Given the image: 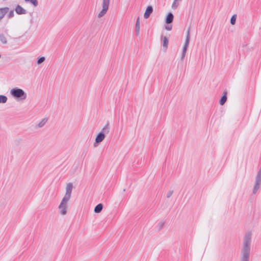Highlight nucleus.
I'll use <instances>...</instances> for the list:
<instances>
[{
    "label": "nucleus",
    "instance_id": "nucleus-11",
    "mask_svg": "<svg viewBox=\"0 0 261 261\" xmlns=\"http://www.w3.org/2000/svg\"><path fill=\"white\" fill-rule=\"evenodd\" d=\"M9 8L8 7H5L0 8V21L4 18L5 15L9 12Z\"/></svg>",
    "mask_w": 261,
    "mask_h": 261
},
{
    "label": "nucleus",
    "instance_id": "nucleus-22",
    "mask_svg": "<svg viewBox=\"0 0 261 261\" xmlns=\"http://www.w3.org/2000/svg\"><path fill=\"white\" fill-rule=\"evenodd\" d=\"M236 18H237V15L236 14L233 15L231 19H230V23L232 24V25H234L236 23Z\"/></svg>",
    "mask_w": 261,
    "mask_h": 261
},
{
    "label": "nucleus",
    "instance_id": "nucleus-17",
    "mask_svg": "<svg viewBox=\"0 0 261 261\" xmlns=\"http://www.w3.org/2000/svg\"><path fill=\"white\" fill-rule=\"evenodd\" d=\"M7 100L8 98L7 96L3 95H0V103H5L7 102Z\"/></svg>",
    "mask_w": 261,
    "mask_h": 261
},
{
    "label": "nucleus",
    "instance_id": "nucleus-21",
    "mask_svg": "<svg viewBox=\"0 0 261 261\" xmlns=\"http://www.w3.org/2000/svg\"><path fill=\"white\" fill-rule=\"evenodd\" d=\"M45 58L44 57H41L37 59V63L38 65H40L44 62Z\"/></svg>",
    "mask_w": 261,
    "mask_h": 261
},
{
    "label": "nucleus",
    "instance_id": "nucleus-12",
    "mask_svg": "<svg viewBox=\"0 0 261 261\" xmlns=\"http://www.w3.org/2000/svg\"><path fill=\"white\" fill-rule=\"evenodd\" d=\"M174 16L172 13H169L166 17L165 21L167 24H170L173 20Z\"/></svg>",
    "mask_w": 261,
    "mask_h": 261
},
{
    "label": "nucleus",
    "instance_id": "nucleus-27",
    "mask_svg": "<svg viewBox=\"0 0 261 261\" xmlns=\"http://www.w3.org/2000/svg\"><path fill=\"white\" fill-rule=\"evenodd\" d=\"M166 30L168 31H170L172 29V25H167L165 27Z\"/></svg>",
    "mask_w": 261,
    "mask_h": 261
},
{
    "label": "nucleus",
    "instance_id": "nucleus-7",
    "mask_svg": "<svg viewBox=\"0 0 261 261\" xmlns=\"http://www.w3.org/2000/svg\"><path fill=\"white\" fill-rule=\"evenodd\" d=\"M190 29H189L188 31H187L186 40V42H185L184 46L183 47L182 53V55H181V58L182 60L185 57L187 49V47H188V46L189 42H190Z\"/></svg>",
    "mask_w": 261,
    "mask_h": 261
},
{
    "label": "nucleus",
    "instance_id": "nucleus-2",
    "mask_svg": "<svg viewBox=\"0 0 261 261\" xmlns=\"http://www.w3.org/2000/svg\"><path fill=\"white\" fill-rule=\"evenodd\" d=\"M253 233L250 230L246 231L243 238L242 247L241 249L251 250Z\"/></svg>",
    "mask_w": 261,
    "mask_h": 261
},
{
    "label": "nucleus",
    "instance_id": "nucleus-14",
    "mask_svg": "<svg viewBox=\"0 0 261 261\" xmlns=\"http://www.w3.org/2000/svg\"><path fill=\"white\" fill-rule=\"evenodd\" d=\"M103 208V205L101 203L97 204L94 208V212L99 213L101 212Z\"/></svg>",
    "mask_w": 261,
    "mask_h": 261
},
{
    "label": "nucleus",
    "instance_id": "nucleus-8",
    "mask_svg": "<svg viewBox=\"0 0 261 261\" xmlns=\"http://www.w3.org/2000/svg\"><path fill=\"white\" fill-rule=\"evenodd\" d=\"M250 250L241 249V261H249Z\"/></svg>",
    "mask_w": 261,
    "mask_h": 261
},
{
    "label": "nucleus",
    "instance_id": "nucleus-13",
    "mask_svg": "<svg viewBox=\"0 0 261 261\" xmlns=\"http://www.w3.org/2000/svg\"><path fill=\"white\" fill-rule=\"evenodd\" d=\"M135 31L136 34L137 36H139L140 33V20L139 17H138L136 21V23L135 25Z\"/></svg>",
    "mask_w": 261,
    "mask_h": 261
},
{
    "label": "nucleus",
    "instance_id": "nucleus-15",
    "mask_svg": "<svg viewBox=\"0 0 261 261\" xmlns=\"http://www.w3.org/2000/svg\"><path fill=\"white\" fill-rule=\"evenodd\" d=\"M226 100H227L226 93L225 92L224 95L222 96V97H221V98L220 100V101H219L220 105L221 106L223 105L226 101Z\"/></svg>",
    "mask_w": 261,
    "mask_h": 261
},
{
    "label": "nucleus",
    "instance_id": "nucleus-23",
    "mask_svg": "<svg viewBox=\"0 0 261 261\" xmlns=\"http://www.w3.org/2000/svg\"><path fill=\"white\" fill-rule=\"evenodd\" d=\"M164 225V222L163 221L160 222L157 225V228L159 230H161Z\"/></svg>",
    "mask_w": 261,
    "mask_h": 261
},
{
    "label": "nucleus",
    "instance_id": "nucleus-9",
    "mask_svg": "<svg viewBox=\"0 0 261 261\" xmlns=\"http://www.w3.org/2000/svg\"><path fill=\"white\" fill-rule=\"evenodd\" d=\"M15 11L18 15L26 14L27 13V11L19 5L16 6Z\"/></svg>",
    "mask_w": 261,
    "mask_h": 261
},
{
    "label": "nucleus",
    "instance_id": "nucleus-25",
    "mask_svg": "<svg viewBox=\"0 0 261 261\" xmlns=\"http://www.w3.org/2000/svg\"><path fill=\"white\" fill-rule=\"evenodd\" d=\"M173 193V191H172V190L169 191L167 193V198H170L171 196V195H172Z\"/></svg>",
    "mask_w": 261,
    "mask_h": 261
},
{
    "label": "nucleus",
    "instance_id": "nucleus-1",
    "mask_svg": "<svg viewBox=\"0 0 261 261\" xmlns=\"http://www.w3.org/2000/svg\"><path fill=\"white\" fill-rule=\"evenodd\" d=\"M73 188V184L68 182L65 187V193L58 206L59 214L65 216L67 214L68 209V202L71 197V193Z\"/></svg>",
    "mask_w": 261,
    "mask_h": 261
},
{
    "label": "nucleus",
    "instance_id": "nucleus-20",
    "mask_svg": "<svg viewBox=\"0 0 261 261\" xmlns=\"http://www.w3.org/2000/svg\"><path fill=\"white\" fill-rule=\"evenodd\" d=\"M47 122V119L46 118H43L42 119V120L38 124L37 126L38 127H43L45 124Z\"/></svg>",
    "mask_w": 261,
    "mask_h": 261
},
{
    "label": "nucleus",
    "instance_id": "nucleus-5",
    "mask_svg": "<svg viewBox=\"0 0 261 261\" xmlns=\"http://www.w3.org/2000/svg\"><path fill=\"white\" fill-rule=\"evenodd\" d=\"M261 185V167L255 176V181L252 189V194H255L260 188Z\"/></svg>",
    "mask_w": 261,
    "mask_h": 261
},
{
    "label": "nucleus",
    "instance_id": "nucleus-19",
    "mask_svg": "<svg viewBox=\"0 0 261 261\" xmlns=\"http://www.w3.org/2000/svg\"><path fill=\"white\" fill-rule=\"evenodd\" d=\"M25 2H29L32 4L34 7H37L38 5L37 0H24Z\"/></svg>",
    "mask_w": 261,
    "mask_h": 261
},
{
    "label": "nucleus",
    "instance_id": "nucleus-18",
    "mask_svg": "<svg viewBox=\"0 0 261 261\" xmlns=\"http://www.w3.org/2000/svg\"><path fill=\"white\" fill-rule=\"evenodd\" d=\"M0 40L3 44H6L7 43V38L3 34H0Z\"/></svg>",
    "mask_w": 261,
    "mask_h": 261
},
{
    "label": "nucleus",
    "instance_id": "nucleus-26",
    "mask_svg": "<svg viewBox=\"0 0 261 261\" xmlns=\"http://www.w3.org/2000/svg\"><path fill=\"white\" fill-rule=\"evenodd\" d=\"M14 14L13 10L11 11L9 13V14H8V17H9V18H12V17H13L14 16Z\"/></svg>",
    "mask_w": 261,
    "mask_h": 261
},
{
    "label": "nucleus",
    "instance_id": "nucleus-10",
    "mask_svg": "<svg viewBox=\"0 0 261 261\" xmlns=\"http://www.w3.org/2000/svg\"><path fill=\"white\" fill-rule=\"evenodd\" d=\"M153 12V8L151 6H149L147 7L146 11L144 14V17L145 19L148 18L150 15Z\"/></svg>",
    "mask_w": 261,
    "mask_h": 261
},
{
    "label": "nucleus",
    "instance_id": "nucleus-24",
    "mask_svg": "<svg viewBox=\"0 0 261 261\" xmlns=\"http://www.w3.org/2000/svg\"><path fill=\"white\" fill-rule=\"evenodd\" d=\"M176 1H174V2L172 4V7L173 9H176L178 6V4L176 2Z\"/></svg>",
    "mask_w": 261,
    "mask_h": 261
},
{
    "label": "nucleus",
    "instance_id": "nucleus-3",
    "mask_svg": "<svg viewBox=\"0 0 261 261\" xmlns=\"http://www.w3.org/2000/svg\"><path fill=\"white\" fill-rule=\"evenodd\" d=\"M11 96L17 100H24L27 97V93L21 89L16 87L10 91Z\"/></svg>",
    "mask_w": 261,
    "mask_h": 261
},
{
    "label": "nucleus",
    "instance_id": "nucleus-4",
    "mask_svg": "<svg viewBox=\"0 0 261 261\" xmlns=\"http://www.w3.org/2000/svg\"><path fill=\"white\" fill-rule=\"evenodd\" d=\"M110 132L109 123L108 122L102 128L101 131L97 135L95 138L94 146H97L96 144L101 142L105 138V135L108 134Z\"/></svg>",
    "mask_w": 261,
    "mask_h": 261
},
{
    "label": "nucleus",
    "instance_id": "nucleus-16",
    "mask_svg": "<svg viewBox=\"0 0 261 261\" xmlns=\"http://www.w3.org/2000/svg\"><path fill=\"white\" fill-rule=\"evenodd\" d=\"M163 40V46L164 48H165V49L166 50L167 47V45L168 43V40L166 37H163L162 38Z\"/></svg>",
    "mask_w": 261,
    "mask_h": 261
},
{
    "label": "nucleus",
    "instance_id": "nucleus-6",
    "mask_svg": "<svg viewBox=\"0 0 261 261\" xmlns=\"http://www.w3.org/2000/svg\"><path fill=\"white\" fill-rule=\"evenodd\" d=\"M110 0H102V10L99 12V13L97 15L98 18H101L103 17L107 12L109 5H110Z\"/></svg>",
    "mask_w": 261,
    "mask_h": 261
}]
</instances>
